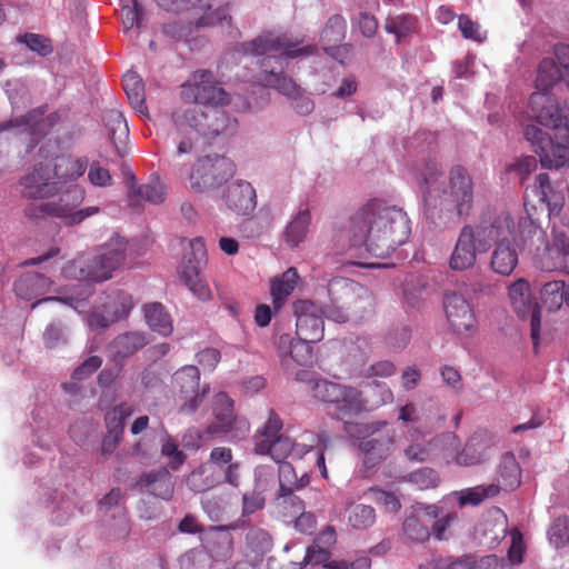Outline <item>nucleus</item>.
<instances>
[{"instance_id":"nucleus-44","label":"nucleus","mask_w":569,"mask_h":569,"mask_svg":"<svg viewBox=\"0 0 569 569\" xmlns=\"http://www.w3.org/2000/svg\"><path fill=\"white\" fill-rule=\"evenodd\" d=\"M537 184L533 192L538 201L546 203L550 213H558L562 208V198L555 197L549 176L547 173H539L536 178Z\"/></svg>"},{"instance_id":"nucleus-15","label":"nucleus","mask_w":569,"mask_h":569,"mask_svg":"<svg viewBox=\"0 0 569 569\" xmlns=\"http://www.w3.org/2000/svg\"><path fill=\"white\" fill-rule=\"evenodd\" d=\"M408 446L403 449L405 457L413 462H425L436 457H443V450L457 448V436L453 432H443L431 439L417 427L407 430Z\"/></svg>"},{"instance_id":"nucleus-32","label":"nucleus","mask_w":569,"mask_h":569,"mask_svg":"<svg viewBox=\"0 0 569 569\" xmlns=\"http://www.w3.org/2000/svg\"><path fill=\"white\" fill-rule=\"evenodd\" d=\"M190 253L184 256L180 266V278L188 287L199 278V269L201 263L204 262L207 250L204 242L201 238H194L189 241Z\"/></svg>"},{"instance_id":"nucleus-28","label":"nucleus","mask_w":569,"mask_h":569,"mask_svg":"<svg viewBox=\"0 0 569 569\" xmlns=\"http://www.w3.org/2000/svg\"><path fill=\"white\" fill-rule=\"evenodd\" d=\"M149 343L146 332L129 331L117 336L108 346V356L116 363H121Z\"/></svg>"},{"instance_id":"nucleus-35","label":"nucleus","mask_w":569,"mask_h":569,"mask_svg":"<svg viewBox=\"0 0 569 569\" xmlns=\"http://www.w3.org/2000/svg\"><path fill=\"white\" fill-rule=\"evenodd\" d=\"M51 280L37 272H26L14 283L16 295L20 299L31 300L49 291Z\"/></svg>"},{"instance_id":"nucleus-24","label":"nucleus","mask_w":569,"mask_h":569,"mask_svg":"<svg viewBox=\"0 0 569 569\" xmlns=\"http://www.w3.org/2000/svg\"><path fill=\"white\" fill-rule=\"evenodd\" d=\"M310 340L297 338L289 333L280 335L276 340L278 356L283 369L290 372L293 365L308 366L312 362V345Z\"/></svg>"},{"instance_id":"nucleus-53","label":"nucleus","mask_w":569,"mask_h":569,"mask_svg":"<svg viewBox=\"0 0 569 569\" xmlns=\"http://www.w3.org/2000/svg\"><path fill=\"white\" fill-rule=\"evenodd\" d=\"M346 21L341 16L329 18L326 27L320 33V40L325 44L340 42L345 37Z\"/></svg>"},{"instance_id":"nucleus-17","label":"nucleus","mask_w":569,"mask_h":569,"mask_svg":"<svg viewBox=\"0 0 569 569\" xmlns=\"http://www.w3.org/2000/svg\"><path fill=\"white\" fill-rule=\"evenodd\" d=\"M508 301L513 311L521 318H530L531 339L537 347L540 339V308L533 297L531 286L525 278H518L507 288Z\"/></svg>"},{"instance_id":"nucleus-63","label":"nucleus","mask_w":569,"mask_h":569,"mask_svg":"<svg viewBox=\"0 0 569 569\" xmlns=\"http://www.w3.org/2000/svg\"><path fill=\"white\" fill-rule=\"evenodd\" d=\"M233 412V402L230 397L224 392H219L214 396L213 413L217 419L216 423H220L228 418H231Z\"/></svg>"},{"instance_id":"nucleus-26","label":"nucleus","mask_w":569,"mask_h":569,"mask_svg":"<svg viewBox=\"0 0 569 569\" xmlns=\"http://www.w3.org/2000/svg\"><path fill=\"white\" fill-rule=\"evenodd\" d=\"M221 199L226 207L240 216L251 214L257 207V194L252 184L246 180H237L228 184Z\"/></svg>"},{"instance_id":"nucleus-38","label":"nucleus","mask_w":569,"mask_h":569,"mask_svg":"<svg viewBox=\"0 0 569 569\" xmlns=\"http://www.w3.org/2000/svg\"><path fill=\"white\" fill-rule=\"evenodd\" d=\"M143 311L146 321L152 331L163 337H168L172 333V319L161 303L153 302L146 305Z\"/></svg>"},{"instance_id":"nucleus-3","label":"nucleus","mask_w":569,"mask_h":569,"mask_svg":"<svg viewBox=\"0 0 569 569\" xmlns=\"http://www.w3.org/2000/svg\"><path fill=\"white\" fill-rule=\"evenodd\" d=\"M244 53L260 57L261 74L260 81L264 87L276 89L279 93L291 98L299 97L302 90L293 79L283 73L288 59L309 57L317 52L315 44L300 46L286 34L266 31L251 41L241 44Z\"/></svg>"},{"instance_id":"nucleus-51","label":"nucleus","mask_w":569,"mask_h":569,"mask_svg":"<svg viewBox=\"0 0 569 569\" xmlns=\"http://www.w3.org/2000/svg\"><path fill=\"white\" fill-rule=\"evenodd\" d=\"M107 126L109 128V134L111 140L113 141L116 149L119 154L122 153L120 146L117 142V139L120 143L124 141V139L128 137L129 129L126 122V119L123 118L122 113L117 110H111L107 114Z\"/></svg>"},{"instance_id":"nucleus-16","label":"nucleus","mask_w":569,"mask_h":569,"mask_svg":"<svg viewBox=\"0 0 569 569\" xmlns=\"http://www.w3.org/2000/svg\"><path fill=\"white\" fill-rule=\"evenodd\" d=\"M233 174L232 162L221 156H207L196 163L191 174V188L199 192L219 189Z\"/></svg>"},{"instance_id":"nucleus-54","label":"nucleus","mask_w":569,"mask_h":569,"mask_svg":"<svg viewBox=\"0 0 569 569\" xmlns=\"http://www.w3.org/2000/svg\"><path fill=\"white\" fill-rule=\"evenodd\" d=\"M368 387L371 392L366 399L368 401V410L392 402L393 393L387 383L373 381Z\"/></svg>"},{"instance_id":"nucleus-36","label":"nucleus","mask_w":569,"mask_h":569,"mask_svg":"<svg viewBox=\"0 0 569 569\" xmlns=\"http://www.w3.org/2000/svg\"><path fill=\"white\" fill-rule=\"evenodd\" d=\"M138 486L146 489L149 493L164 500L170 499L173 495V483L167 469L143 475Z\"/></svg>"},{"instance_id":"nucleus-21","label":"nucleus","mask_w":569,"mask_h":569,"mask_svg":"<svg viewBox=\"0 0 569 569\" xmlns=\"http://www.w3.org/2000/svg\"><path fill=\"white\" fill-rule=\"evenodd\" d=\"M131 309V297L123 291H116L107 297V301L101 305L100 309L88 316L87 323L90 329H106L127 317Z\"/></svg>"},{"instance_id":"nucleus-10","label":"nucleus","mask_w":569,"mask_h":569,"mask_svg":"<svg viewBox=\"0 0 569 569\" xmlns=\"http://www.w3.org/2000/svg\"><path fill=\"white\" fill-rule=\"evenodd\" d=\"M488 211L476 224H466L459 231L448 266L452 271H466L477 263L478 254L489 250L487 233Z\"/></svg>"},{"instance_id":"nucleus-20","label":"nucleus","mask_w":569,"mask_h":569,"mask_svg":"<svg viewBox=\"0 0 569 569\" xmlns=\"http://www.w3.org/2000/svg\"><path fill=\"white\" fill-rule=\"evenodd\" d=\"M297 337L319 342L323 338V308L311 300H298L293 303Z\"/></svg>"},{"instance_id":"nucleus-48","label":"nucleus","mask_w":569,"mask_h":569,"mask_svg":"<svg viewBox=\"0 0 569 569\" xmlns=\"http://www.w3.org/2000/svg\"><path fill=\"white\" fill-rule=\"evenodd\" d=\"M403 480L410 485H412L415 488L419 490H428L436 488L439 482L440 478L436 470L431 468H419L410 473H408Z\"/></svg>"},{"instance_id":"nucleus-11","label":"nucleus","mask_w":569,"mask_h":569,"mask_svg":"<svg viewBox=\"0 0 569 569\" xmlns=\"http://www.w3.org/2000/svg\"><path fill=\"white\" fill-rule=\"evenodd\" d=\"M387 421L370 423H346L345 429L351 437L360 438L359 449L365 455V463L373 467L383 459L395 445L396 431L387 429Z\"/></svg>"},{"instance_id":"nucleus-5","label":"nucleus","mask_w":569,"mask_h":569,"mask_svg":"<svg viewBox=\"0 0 569 569\" xmlns=\"http://www.w3.org/2000/svg\"><path fill=\"white\" fill-rule=\"evenodd\" d=\"M436 164L427 166L422 173L423 202L431 216L435 211L439 217L443 213H456L467 217L473 203V182L468 171L460 166L449 172L448 183L441 179Z\"/></svg>"},{"instance_id":"nucleus-33","label":"nucleus","mask_w":569,"mask_h":569,"mask_svg":"<svg viewBox=\"0 0 569 569\" xmlns=\"http://www.w3.org/2000/svg\"><path fill=\"white\" fill-rule=\"evenodd\" d=\"M311 223V212L307 206H300L291 216L290 221L284 228V242L296 248L305 241Z\"/></svg>"},{"instance_id":"nucleus-58","label":"nucleus","mask_w":569,"mask_h":569,"mask_svg":"<svg viewBox=\"0 0 569 569\" xmlns=\"http://www.w3.org/2000/svg\"><path fill=\"white\" fill-rule=\"evenodd\" d=\"M137 194L151 203H160L164 200L166 188L159 179H153L140 186L137 189Z\"/></svg>"},{"instance_id":"nucleus-52","label":"nucleus","mask_w":569,"mask_h":569,"mask_svg":"<svg viewBox=\"0 0 569 569\" xmlns=\"http://www.w3.org/2000/svg\"><path fill=\"white\" fill-rule=\"evenodd\" d=\"M547 537L553 548L561 549L567 547L569 545V518H556L548 528Z\"/></svg>"},{"instance_id":"nucleus-64","label":"nucleus","mask_w":569,"mask_h":569,"mask_svg":"<svg viewBox=\"0 0 569 569\" xmlns=\"http://www.w3.org/2000/svg\"><path fill=\"white\" fill-rule=\"evenodd\" d=\"M458 27L466 39H471L481 42L486 39V33L481 30L479 23L472 21L467 16H460L458 19Z\"/></svg>"},{"instance_id":"nucleus-41","label":"nucleus","mask_w":569,"mask_h":569,"mask_svg":"<svg viewBox=\"0 0 569 569\" xmlns=\"http://www.w3.org/2000/svg\"><path fill=\"white\" fill-rule=\"evenodd\" d=\"M42 116L43 112L40 109L32 110L26 116L4 122L0 126V130L19 128L22 132H28L31 136L40 134L48 126Z\"/></svg>"},{"instance_id":"nucleus-59","label":"nucleus","mask_w":569,"mask_h":569,"mask_svg":"<svg viewBox=\"0 0 569 569\" xmlns=\"http://www.w3.org/2000/svg\"><path fill=\"white\" fill-rule=\"evenodd\" d=\"M536 169L537 159L532 156L517 158L507 167V171L515 173L520 179L521 183H523L529 174Z\"/></svg>"},{"instance_id":"nucleus-25","label":"nucleus","mask_w":569,"mask_h":569,"mask_svg":"<svg viewBox=\"0 0 569 569\" xmlns=\"http://www.w3.org/2000/svg\"><path fill=\"white\" fill-rule=\"evenodd\" d=\"M537 92L532 93L529 102L530 117L539 124L561 132L562 117L557 100L537 86Z\"/></svg>"},{"instance_id":"nucleus-40","label":"nucleus","mask_w":569,"mask_h":569,"mask_svg":"<svg viewBox=\"0 0 569 569\" xmlns=\"http://www.w3.org/2000/svg\"><path fill=\"white\" fill-rule=\"evenodd\" d=\"M345 511L349 526L355 530H366L376 521V511L369 505L347 501Z\"/></svg>"},{"instance_id":"nucleus-12","label":"nucleus","mask_w":569,"mask_h":569,"mask_svg":"<svg viewBox=\"0 0 569 569\" xmlns=\"http://www.w3.org/2000/svg\"><path fill=\"white\" fill-rule=\"evenodd\" d=\"M83 199L84 190L74 187L60 197L59 202H40L29 204L26 208V216L30 219L37 220L50 214L64 219L68 224H78L100 211L97 206H89L76 210Z\"/></svg>"},{"instance_id":"nucleus-42","label":"nucleus","mask_w":569,"mask_h":569,"mask_svg":"<svg viewBox=\"0 0 569 569\" xmlns=\"http://www.w3.org/2000/svg\"><path fill=\"white\" fill-rule=\"evenodd\" d=\"M123 89L131 106L142 116L147 114L144 103V86L142 79L133 71H128L123 76Z\"/></svg>"},{"instance_id":"nucleus-6","label":"nucleus","mask_w":569,"mask_h":569,"mask_svg":"<svg viewBox=\"0 0 569 569\" xmlns=\"http://www.w3.org/2000/svg\"><path fill=\"white\" fill-rule=\"evenodd\" d=\"M282 427L280 417L270 410L267 421L254 435V453L269 455L276 462H282L289 457L300 459L316 447L318 449L316 465L321 476L327 478L323 450L329 446V436L327 433L316 436L306 431L302 433L300 442H293L289 437L279 435Z\"/></svg>"},{"instance_id":"nucleus-19","label":"nucleus","mask_w":569,"mask_h":569,"mask_svg":"<svg viewBox=\"0 0 569 569\" xmlns=\"http://www.w3.org/2000/svg\"><path fill=\"white\" fill-rule=\"evenodd\" d=\"M525 138L531 143L545 168H561L569 166V147L553 140L540 128L528 124L523 129Z\"/></svg>"},{"instance_id":"nucleus-60","label":"nucleus","mask_w":569,"mask_h":569,"mask_svg":"<svg viewBox=\"0 0 569 569\" xmlns=\"http://www.w3.org/2000/svg\"><path fill=\"white\" fill-rule=\"evenodd\" d=\"M330 556H331L330 550L322 548L319 545L312 542V545H310L307 548L306 556H305L302 562L299 563V569H303L308 565H312V566L322 565L325 567V565L329 561Z\"/></svg>"},{"instance_id":"nucleus-1","label":"nucleus","mask_w":569,"mask_h":569,"mask_svg":"<svg viewBox=\"0 0 569 569\" xmlns=\"http://www.w3.org/2000/svg\"><path fill=\"white\" fill-rule=\"evenodd\" d=\"M182 99L194 103L177 111L173 121L186 137L178 144L180 154L189 153L201 139L210 140L228 129L231 119L220 107L229 103V94L210 71L198 70L182 86Z\"/></svg>"},{"instance_id":"nucleus-46","label":"nucleus","mask_w":569,"mask_h":569,"mask_svg":"<svg viewBox=\"0 0 569 569\" xmlns=\"http://www.w3.org/2000/svg\"><path fill=\"white\" fill-rule=\"evenodd\" d=\"M459 440L457 439V448L443 450V459L447 461L452 460L459 466H475L483 460V455L473 449L471 442H468L466 447L459 451Z\"/></svg>"},{"instance_id":"nucleus-4","label":"nucleus","mask_w":569,"mask_h":569,"mask_svg":"<svg viewBox=\"0 0 569 569\" xmlns=\"http://www.w3.org/2000/svg\"><path fill=\"white\" fill-rule=\"evenodd\" d=\"M126 251L127 241L117 236L103 244L100 252L91 260L83 261L79 259L68 262L62 269V274L66 278H73L80 281L77 295L63 298H43L33 303L32 308L42 302L59 301L69 305L77 312H81L80 307L82 302L91 295V288L88 282H101L111 278L112 271L124 261Z\"/></svg>"},{"instance_id":"nucleus-34","label":"nucleus","mask_w":569,"mask_h":569,"mask_svg":"<svg viewBox=\"0 0 569 569\" xmlns=\"http://www.w3.org/2000/svg\"><path fill=\"white\" fill-rule=\"evenodd\" d=\"M222 481L224 479L221 478V470L206 462L192 470L186 478L187 487L193 492H204Z\"/></svg>"},{"instance_id":"nucleus-56","label":"nucleus","mask_w":569,"mask_h":569,"mask_svg":"<svg viewBox=\"0 0 569 569\" xmlns=\"http://www.w3.org/2000/svg\"><path fill=\"white\" fill-rule=\"evenodd\" d=\"M340 386L341 385L339 383L330 382L327 380H317L313 383L312 393L317 399L333 407L337 400V396L341 395Z\"/></svg>"},{"instance_id":"nucleus-45","label":"nucleus","mask_w":569,"mask_h":569,"mask_svg":"<svg viewBox=\"0 0 569 569\" xmlns=\"http://www.w3.org/2000/svg\"><path fill=\"white\" fill-rule=\"evenodd\" d=\"M499 493V486L496 483H490L486 486H477L472 488H467L460 491L455 492L458 496L459 505H479L487 498L496 497Z\"/></svg>"},{"instance_id":"nucleus-39","label":"nucleus","mask_w":569,"mask_h":569,"mask_svg":"<svg viewBox=\"0 0 569 569\" xmlns=\"http://www.w3.org/2000/svg\"><path fill=\"white\" fill-rule=\"evenodd\" d=\"M497 481L499 490L501 488L505 490H513L520 485L521 470L513 455L506 453L502 456L499 465Z\"/></svg>"},{"instance_id":"nucleus-7","label":"nucleus","mask_w":569,"mask_h":569,"mask_svg":"<svg viewBox=\"0 0 569 569\" xmlns=\"http://www.w3.org/2000/svg\"><path fill=\"white\" fill-rule=\"evenodd\" d=\"M521 217L509 211H488L489 249L493 246L489 266L497 274H511L518 264L520 243L528 247L526 236L521 234Z\"/></svg>"},{"instance_id":"nucleus-23","label":"nucleus","mask_w":569,"mask_h":569,"mask_svg":"<svg viewBox=\"0 0 569 569\" xmlns=\"http://www.w3.org/2000/svg\"><path fill=\"white\" fill-rule=\"evenodd\" d=\"M447 321L457 335H469L476 329V316L467 299L458 292H448L443 299Z\"/></svg>"},{"instance_id":"nucleus-22","label":"nucleus","mask_w":569,"mask_h":569,"mask_svg":"<svg viewBox=\"0 0 569 569\" xmlns=\"http://www.w3.org/2000/svg\"><path fill=\"white\" fill-rule=\"evenodd\" d=\"M555 56L557 63L549 58L539 63L536 86L541 90H549L559 80L569 86V44L555 46Z\"/></svg>"},{"instance_id":"nucleus-47","label":"nucleus","mask_w":569,"mask_h":569,"mask_svg":"<svg viewBox=\"0 0 569 569\" xmlns=\"http://www.w3.org/2000/svg\"><path fill=\"white\" fill-rule=\"evenodd\" d=\"M541 301L549 310L559 309L566 301L565 282L553 280L543 284L540 291Z\"/></svg>"},{"instance_id":"nucleus-61","label":"nucleus","mask_w":569,"mask_h":569,"mask_svg":"<svg viewBox=\"0 0 569 569\" xmlns=\"http://www.w3.org/2000/svg\"><path fill=\"white\" fill-rule=\"evenodd\" d=\"M431 565L435 569H476V560L471 556L460 558H432Z\"/></svg>"},{"instance_id":"nucleus-49","label":"nucleus","mask_w":569,"mask_h":569,"mask_svg":"<svg viewBox=\"0 0 569 569\" xmlns=\"http://www.w3.org/2000/svg\"><path fill=\"white\" fill-rule=\"evenodd\" d=\"M161 443V455L162 457L168 459V466L172 470L179 469L186 461V453L179 449V445L177 440H174L170 435L164 432L160 439Z\"/></svg>"},{"instance_id":"nucleus-8","label":"nucleus","mask_w":569,"mask_h":569,"mask_svg":"<svg viewBox=\"0 0 569 569\" xmlns=\"http://www.w3.org/2000/svg\"><path fill=\"white\" fill-rule=\"evenodd\" d=\"M88 169L87 158H58L54 164L41 163L21 181L22 194L31 199H42L57 193L61 184L83 176Z\"/></svg>"},{"instance_id":"nucleus-29","label":"nucleus","mask_w":569,"mask_h":569,"mask_svg":"<svg viewBox=\"0 0 569 569\" xmlns=\"http://www.w3.org/2000/svg\"><path fill=\"white\" fill-rule=\"evenodd\" d=\"M309 478L303 473L299 479L290 463H281L279 467L280 495L278 500L282 505H295L297 511L305 509L302 500L292 495L293 489H300L307 486Z\"/></svg>"},{"instance_id":"nucleus-27","label":"nucleus","mask_w":569,"mask_h":569,"mask_svg":"<svg viewBox=\"0 0 569 569\" xmlns=\"http://www.w3.org/2000/svg\"><path fill=\"white\" fill-rule=\"evenodd\" d=\"M439 513L440 507L438 505H415L411 513L403 521L405 535L413 541L427 540L430 536V519L437 518Z\"/></svg>"},{"instance_id":"nucleus-2","label":"nucleus","mask_w":569,"mask_h":569,"mask_svg":"<svg viewBox=\"0 0 569 569\" xmlns=\"http://www.w3.org/2000/svg\"><path fill=\"white\" fill-rule=\"evenodd\" d=\"M411 232L407 213L381 200L366 203L349 222L351 246L365 247L376 258L389 257Z\"/></svg>"},{"instance_id":"nucleus-13","label":"nucleus","mask_w":569,"mask_h":569,"mask_svg":"<svg viewBox=\"0 0 569 569\" xmlns=\"http://www.w3.org/2000/svg\"><path fill=\"white\" fill-rule=\"evenodd\" d=\"M521 234L526 236L528 248L536 266L542 271H559L567 267V257L550 244L546 231L530 217L520 218Z\"/></svg>"},{"instance_id":"nucleus-30","label":"nucleus","mask_w":569,"mask_h":569,"mask_svg":"<svg viewBox=\"0 0 569 569\" xmlns=\"http://www.w3.org/2000/svg\"><path fill=\"white\" fill-rule=\"evenodd\" d=\"M221 470V478L232 487L240 482V462L233 460L232 450L228 447H214L210 451L209 460L206 462Z\"/></svg>"},{"instance_id":"nucleus-37","label":"nucleus","mask_w":569,"mask_h":569,"mask_svg":"<svg viewBox=\"0 0 569 569\" xmlns=\"http://www.w3.org/2000/svg\"><path fill=\"white\" fill-rule=\"evenodd\" d=\"M298 279L299 276L296 268L291 267L281 276L271 280L270 293L276 309H280L283 306L288 297L295 290Z\"/></svg>"},{"instance_id":"nucleus-31","label":"nucleus","mask_w":569,"mask_h":569,"mask_svg":"<svg viewBox=\"0 0 569 569\" xmlns=\"http://www.w3.org/2000/svg\"><path fill=\"white\" fill-rule=\"evenodd\" d=\"M340 392L341 395L337 396V400L331 409V412L338 419L368 410V401L356 388L341 385Z\"/></svg>"},{"instance_id":"nucleus-14","label":"nucleus","mask_w":569,"mask_h":569,"mask_svg":"<svg viewBox=\"0 0 569 569\" xmlns=\"http://www.w3.org/2000/svg\"><path fill=\"white\" fill-rule=\"evenodd\" d=\"M172 390L180 401L179 411L192 415L209 393V385L200 387V371L196 366H184L172 376Z\"/></svg>"},{"instance_id":"nucleus-9","label":"nucleus","mask_w":569,"mask_h":569,"mask_svg":"<svg viewBox=\"0 0 569 569\" xmlns=\"http://www.w3.org/2000/svg\"><path fill=\"white\" fill-rule=\"evenodd\" d=\"M328 293L331 305L323 309V317L337 323H345L349 320L350 313L361 318L373 307L371 292L360 283L342 278H332L328 283Z\"/></svg>"},{"instance_id":"nucleus-57","label":"nucleus","mask_w":569,"mask_h":569,"mask_svg":"<svg viewBox=\"0 0 569 569\" xmlns=\"http://www.w3.org/2000/svg\"><path fill=\"white\" fill-rule=\"evenodd\" d=\"M121 19L126 29L140 27L142 12L136 0H121Z\"/></svg>"},{"instance_id":"nucleus-62","label":"nucleus","mask_w":569,"mask_h":569,"mask_svg":"<svg viewBox=\"0 0 569 569\" xmlns=\"http://www.w3.org/2000/svg\"><path fill=\"white\" fill-rule=\"evenodd\" d=\"M372 500L383 507L387 512H397L401 508L399 498L390 491L378 488H371Z\"/></svg>"},{"instance_id":"nucleus-18","label":"nucleus","mask_w":569,"mask_h":569,"mask_svg":"<svg viewBox=\"0 0 569 569\" xmlns=\"http://www.w3.org/2000/svg\"><path fill=\"white\" fill-rule=\"evenodd\" d=\"M159 6L168 11H188L190 19L198 27L223 24L228 21L229 12L224 7L213 8L210 0H157Z\"/></svg>"},{"instance_id":"nucleus-55","label":"nucleus","mask_w":569,"mask_h":569,"mask_svg":"<svg viewBox=\"0 0 569 569\" xmlns=\"http://www.w3.org/2000/svg\"><path fill=\"white\" fill-rule=\"evenodd\" d=\"M415 19L410 16H397L386 22V31L396 36L397 41L407 37L415 29Z\"/></svg>"},{"instance_id":"nucleus-50","label":"nucleus","mask_w":569,"mask_h":569,"mask_svg":"<svg viewBox=\"0 0 569 569\" xmlns=\"http://www.w3.org/2000/svg\"><path fill=\"white\" fill-rule=\"evenodd\" d=\"M134 412L129 403H120L106 413V425L110 432L123 433L124 421Z\"/></svg>"},{"instance_id":"nucleus-43","label":"nucleus","mask_w":569,"mask_h":569,"mask_svg":"<svg viewBox=\"0 0 569 569\" xmlns=\"http://www.w3.org/2000/svg\"><path fill=\"white\" fill-rule=\"evenodd\" d=\"M250 431V425L244 418H231L226 419L220 423H212L207 428L209 435L226 433L230 435L231 439L240 440L247 437Z\"/></svg>"}]
</instances>
